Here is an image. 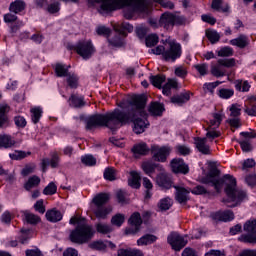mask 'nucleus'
<instances>
[{
	"instance_id": "f257e3e1",
	"label": "nucleus",
	"mask_w": 256,
	"mask_h": 256,
	"mask_svg": "<svg viewBox=\"0 0 256 256\" xmlns=\"http://www.w3.org/2000/svg\"><path fill=\"white\" fill-rule=\"evenodd\" d=\"M146 105L147 97L145 95H135L128 101L126 111L115 109L106 114L88 116L84 120L85 129L86 131H93L97 127H107L111 131H115V129H119L123 125L133 123V132L136 135H141L149 127L147 112H145Z\"/></svg>"
},
{
	"instance_id": "f03ea898",
	"label": "nucleus",
	"mask_w": 256,
	"mask_h": 256,
	"mask_svg": "<svg viewBox=\"0 0 256 256\" xmlns=\"http://www.w3.org/2000/svg\"><path fill=\"white\" fill-rule=\"evenodd\" d=\"M220 175L221 171L217 169L215 165H211L208 175L203 179V183H211L217 192L221 191V187H223V185H226L225 193L228 199H223V203H225L227 207L231 208L241 205V203L247 199V192L237 189V180L229 174H226L217 180L213 179Z\"/></svg>"
},
{
	"instance_id": "7ed1b4c3",
	"label": "nucleus",
	"mask_w": 256,
	"mask_h": 256,
	"mask_svg": "<svg viewBox=\"0 0 256 256\" xmlns=\"http://www.w3.org/2000/svg\"><path fill=\"white\" fill-rule=\"evenodd\" d=\"M94 3H99L98 13L103 17H107L109 13L123 9L125 19H133L135 13H144L149 15L151 8L149 7V0H92Z\"/></svg>"
},
{
	"instance_id": "20e7f679",
	"label": "nucleus",
	"mask_w": 256,
	"mask_h": 256,
	"mask_svg": "<svg viewBox=\"0 0 256 256\" xmlns=\"http://www.w3.org/2000/svg\"><path fill=\"white\" fill-rule=\"evenodd\" d=\"M70 225H77V227L71 231L69 236L72 243L83 245L93 238V227L85 222V218L72 217L70 219Z\"/></svg>"
},
{
	"instance_id": "39448f33",
	"label": "nucleus",
	"mask_w": 256,
	"mask_h": 256,
	"mask_svg": "<svg viewBox=\"0 0 256 256\" xmlns=\"http://www.w3.org/2000/svg\"><path fill=\"white\" fill-rule=\"evenodd\" d=\"M109 202V194L100 193L96 195L92 200V212L97 219H105L113 208L111 206H105Z\"/></svg>"
},
{
	"instance_id": "423d86ee",
	"label": "nucleus",
	"mask_w": 256,
	"mask_h": 256,
	"mask_svg": "<svg viewBox=\"0 0 256 256\" xmlns=\"http://www.w3.org/2000/svg\"><path fill=\"white\" fill-rule=\"evenodd\" d=\"M223 67L227 69L235 67V58L218 59L216 64L211 65V75L213 77H225L226 73Z\"/></svg>"
},
{
	"instance_id": "0eeeda50",
	"label": "nucleus",
	"mask_w": 256,
	"mask_h": 256,
	"mask_svg": "<svg viewBox=\"0 0 256 256\" xmlns=\"http://www.w3.org/2000/svg\"><path fill=\"white\" fill-rule=\"evenodd\" d=\"M184 23L185 18L168 12L163 13L159 19V25L164 27V29H171L175 25H183Z\"/></svg>"
},
{
	"instance_id": "6e6552de",
	"label": "nucleus",
	"mask_w": 256,
	"mask_h": 256,
	"mask_svg": "<svg viewBox=\"0 0 256 256\" xmlns=\"http://www.w3.org/2000/svg\"><path fill=\"white\" fill-rule=\"evenodd\" d=\"M182 50L181 44L176 42H168L166 46V51L163 53L164 61H168L170 63H175L179 57H181Z\"/></svg>"
},
{
	"instance_id": "1a4fd4ad",
	"label": "nucleus",
	"mask_w": 256,
	"mask_h": 256,
	"mask_svg": "<svg viewBox=\"0 0 256 256\" xmlns=\"http://www.w3.org/2000/svg\"><path fill=\"white\" fill-rule=\"evenodd\" d=\"M72 49L84 59H90V57L93 56V53H95V47H93V43L89 40L79 41L76 45L72 46Z\"/></svg>"
},
{
	"instance_id": "9d476101",
	"label": "nucleus",
	"mask_w": 256,
	"mask_h": 256,
	"mask_svg": "<svg viewBox=\"0 0 256 256\" xmlns=\"http://www.w3.org/2000/svg\"><path fill=\"white\" fill-rule=\"evenodd\" d=\"M130 228L126 229V235H135L141 231V225H143V219H141V214L139 212H134L130 219Z\"/></svg>"
},
{
	"instance_id": "9b49d317",
	"label": "nucleus",
	"mask_w": 256,
	"mask_h": 256,
	"mask_svg": "<svg viewBox=\"0 0 256 256\" xmlns=\"http://www.w3.org/2000/svg\"><path fill=\"white\" fill-rule=\"evenodd\" d=\"M244 231H246V235H242V239L244 243H256V220L247 221L244 224Z\"/></svg>"
},
{
	"instance_id": "f8f14e48",
	"label": "nucleus",
	"mask_w": 256,
	"mask_h": 256,
	"mask_svg": "<svg viewBox=\"0 0 256 256\" xmlns=\"http://www.w3.org/2000/svg\"><path fill=\"white\" fill-rule=\"evenodd\" d=\"M156 185H158L162 191H169V189L175 187L171 175L165 172V170H162L161 173L156 176Z\"/></svg>"
},
{
	"instance_id": "ddd939ff",
	"label": "nucleus",
	"mask_w": 256,
	"mask_h": 256,
	"mask_svg": "<svg viewBox=\"0 0 256 256\" xmlns=\"http://www.w3.org/2000/svg\"><path fill=\"white\" fill-rule=\"evenodd\" d=\"M167 241L174 251H181L187 245V240L177 232H172L168 236Z\"/></svg>"
},
{
	"instance_id": "4468645a",
	"label": "nucleus",
	"mask_w": 256,
	"mask_h": 256,
	"mask_svg": "<svg viewBox=\"0 0 256 256\" xmlns=\"http://www.w3.org/2000/svg\"><path fill=\"white\" fill-rule=\"evenodd\" d=\"M175 189V200L180 203V205H185L189 201V195L191 193V188H187L184 185H174Z\"/></svg>"
},
{
	"instance_id": "2eb2a0df",
	"label": "nucleus",
	"mask_w": 256,
	"mask_h": 256,
	"mask_svg": "<svg viewBox=\"0 0 256 256\" xmlns=\"http://www.w3.org/2000/svg\"><path fill=\"white\" fill-rule=\"evenodd\" d=\"M153 159L154 161H159L160 163H165L167 161V157H169V153H171V148L167 146L152 147Z\"/></svg>"
},
{
	"instance_id": "dca6fc26",
	"label": "nucleus",
	"mask_w": 256,
	"mask_h": 256,
	"mask_svg": "<svg viewBox=\"0 0 256 256\" xmlns=\"http://www.w3.org/2000/svg\"><path fill=\"white\" fill-rule=\"evenodd\" d=\"M171 168L173 173H181L182 175H187V173H189V165H187L181 158L173 159L171 161Z\"/></svg>"
},
{
	"instance_id": "f3484780",
	"label": "nucleus",
	"mask_w": 256,
	"mask_h": 256,
	"mask_svg": "<svg viewBox=\"0 0 256 256\" xmlns=\"http://www.w3.org/2000/svg\"><path fill=\"white\" fill-rule=\"evenodd\" d=\"M50 156H51L50 161L47 158L42 159L41 167H42L43 173L47 171L48 165H50L52 169H57V167H59V154L57 152H52Z\"/></svg>"
},
{
	"instance_id": "a211bd4d",
	"label": "nucleus",
	"mask_w": 256,
	"mask_h": 256,
	"mask_svg": "<svg viewBox=\"0 0 256 256\" xmlns=\"http://www.w3.org/2000/svg\"><path fill=\"white\" fill-rule=\"evenodd\" d=\"M211 219H213V221H233L235 219V214H233V211L231 210H226L223 212H216V213H212L210 215Z\"/></svg>"
},
{
	"instance_id": "6ab92c4d",
	"label": "nucleus",
	"mask_w": 256,
	"mask_h": 256,
	"mask_svg": "<svg viewBox=\"0 0 256 256\" xmlns=\"http://www.w3.org/2000/svg\"><path fill=\"white\" fill-rule=\"evenodd\" d=\"M196 148L203 155H211V149L207 145V138H195Z\"/></svg>"
},
{
	"instance_id": "aec40b11",
	"label": "nucleus",
	"mask_w": 256,
	"mask_h": 256,
	"mask_svg": "<svg viewBox=\"0 0 256 256\" xmlns=\"http://www.w3.org/2000/svg\"><path fill=\"white\" fill-rule=\"evenodd\" d=\"M15 145H17V141H15L11 135H0V148L11 149V147H15Z\"/></svg>"
},
{
	"instance_id": "412c9836",
	"label": "nucleus",
	"mask_w": 256,
	"mask_h": 256,
	"mask_svg": "<svg viewBox=\"0 0 256 256\" xmlns=\"http://www.w3.org/2000/svg\"><path fill=\"white\" fill-rule=\"evenodd\" d=\"M148 111L150 115H153L154 117H161L163 111H165V106L159 102H152L149 105Z\"/></svg>"
},
{
	"instance_id": "4be33fe9",
	"label": "nucleus",
	"mask_w": 256,
	"mask_h": 256,
	"mask_svg": "<svg viewBox=\"0 0 256 256\" xmlns=\"http://www.w3.org/2000/svg\"><path fill=\"white\" fill-rule=\"evenodd\" d=\"M142 169L146 175L151 176L152 173H155V169H158V171H163V166L148 161L142 163Z\"/></svg>"
},
{
	"instance_id": "5701e85b",
	"label": "nucleus",
	"mask_w": 256,
	"mask_h": 256,
	"mask_svg": "<svg viewBox=\"0 0 256 256\" xmlns=\"http://www.w3.org/2000/svg\"><path fill=\"white\" fill-rule=\"evenodd\" d=\"M191 95H193V93L189 91L180 93L179 95L173 96L171 98V102L175 103L176 105H183L184 103H187L189 99H191Z\"/></svg>"
},
{
	"instance_id": "b1692460",
	"label": "nucleus",
	"mask_w": 256,
	"mask_h": 256,
	"mask_svg": "<svg viewBox=\"0 0 256 256\" xmlns=\"http://www.w3.org/2000/svg\"><path fill=\"white\" fill-rule=\"evenodd\" d=\"M46 219L47 221H50V223H57L63 219V214L61 211L54 208L46 212Z\"/></svg>"
},
{
	"instance_id": "393cba45",
	"label": "nucleus",
	"mask_w": 256,
	"mask_h": 256,
	"mask_svg": "<svg viewBox=\"0 0 256 256\" xmlns=\"http://www.w3.org/2000/svg\"><path fill=\"white\" fill-rule=\"evenodd\" d=\"M230 45H233L234 47H239L240 49H245V47L249 45V38L241 34L239 35V37L230 40Z\"/></svg>"
},
{
	"instance_id": "a878e982",
	"label": "nucleus",
	"mask_w": 256,
	"mask_h": 256,
	"mask_svg": "<svg viewBox=\"0 0 256 256\" xmlns=\"http://www.w3.org/2000/svg\"><path fill=\"white\" fill-rule=\"evenodd\" d=\"M26 6L25 1L16 0L10 4L9 11L10 13H15V15H17L18 13L25 11Z\"/></svg>"
},
{
	"instance_id": "bb28decb",
	"label": "nucleus",
	"mask_w": 256,
	"mask_h": 256,
	"mask_svg": "<svg viewBox=\"0 0 256 256\" xmlns=\"http://www.w3.org/2000/svg\"><path fill=\"white\" fill-rule=\"evenodd\" d=\"M141 176L136 171L130 172V178L128 179V185L129 187H132L133 189H139L141 187Z\"/></svg>"
},
{
	"instance_id": "cd10ccee",
	"label": "nucleus",
	"mask_w": 256,
	"mask_h": 256,
	"mask_svg": "<svg viewBox=\"0 0 256 256\" xmlns=\"http://www.w3.org/2000/svg\"><path fill=\"white\" fill-rule=\"evenodd\" d=\"M155 241H157V236H155L153 234H146L137 240V245L139 247L153 245V243H155Z\"/></svg>"
},
{
	"instance_id": "c85d7f7f",
	"label": "nucleus",
	"mask_w": 256,
	"mask_h": 256,
	"mask_svg": "<svg viewBox=\"0 0 256 256\" xmlns=\"http://www.w3.org/2000/svg\"><path fill=\"white\" fill-rule=\"evenodd\" d=\"M171 89H179V83L175 79H168L167 83L162 87L163 95H171Z\"/></svg>"
},
{
	"instance_id": "c756f323",
	"label": "nucleus",
	"mask_w": 256,
	"mask_h": 256,
	"mask_svg": "<svg viewBox=\"0 0 256 256\" xmlns=\"http://www.w3.org/2000/svg\"><path fill=\"white\" fill-rule=\"evenodd\" d=\"M69 101L71 102V107H75L76 109H81V107H85V98L83 96L72 94Z\"/></svg>"
},
{
	"instance_id": "7c9ffc66",
	"label": "nucleus",
	"mask_w": 256,
	"mask_h": 256,
	"mask_svg": "<svg viewBox=\"0 0 256 256\" xmlns=\"http://www.w3.org/2000/svg\"><path fill=\"white\" fill-rule=\"evenodd\" d=\"M157 207L159 211H169L173 207V199L170 197H165L159 200Z\"/></svg>"
},
{
	"instance_id": "2f4dec72",
	"label": "nucleus",
	"mask_w": 256,
	"mask_h": 256,
	"mask_svg": "<svg viewBox=\"0 0 256 256\" xmlns=\"http://www.w3.org/2000/svg\"><path fill=\"white\" fill-rule=\"evenodd\" d=\"M47 13L50 15H55V13H59L61 11V2L57 0H50L48 6L46 7Z\"/></svg>"
},
{
	"instance_id": "473e14b6",
	"label": "nucleus",
	"mask_w": 256,
	"mask_h": 256,
	"mask_svg": "<svg viewBox=\"0 0 256 256\" xmlns=\"http://www.w3.org/2000/svg\"><path fill=\"white\" fill-rule=\"evenodd\" d=\"M39 183H41V178L39 176H32L28 179V181L24 185V189L26 191H31V189H35V187H38Z\"/></svg>"
},
{
	"instance_id": "72a5a7b5",
	"label": "nucleus",
	"mask_w": 256,
	"mask_h": 256,
	"mask_svg": "<svg viewBox=\"0 0 256 256\" xmlns=\"http://www.w3.org/2000/svg\"><path fill=\"white\" fill-rule=\"evenodd\" d=\"M234 87L236 91H242V93H247L251 89V85L248 81L243 80H235L234 81Z\"/></svg>"
},
{
	"instance_id": "f704fd0d",
	"label": "nucleus",
	"mask_w": 256,
	"mask_h": 256,
	"mask_svg": "<svg viewBox=\"0 0 256 256\" xmlns=\"http://www.w3.org/2000/svg\"><path fill=\"white\" fill-rule=\"evenodd\" d=\"M132 152L134 155H147V153H149V146H147L146 143L136 144L132 148Z\"/></svg>"
},
{
	"instance_id": "c9c22d12",
	"label": "nucleus",
	"mask_w": 256,
	"mask_h": 256,
	"mask_svg": "<svg viewBox=\"0 0 256 256\" xmlns=\"http://www.w3.org/2000/svg\"><path fill=\"white\" fill-rule=\"evenodd\" d=\"M69 67L71 66H65L64 64L58 63L55 65V73L58 77H68L69 73Z\"/></svg>"
},
{
	"instance_id": "e433bc0d",
	"label": "nucleus",
	"mask_w": 256,
	"mask_h": 256,
	"mask_svg": "<svg viewBox=\"0 0 256 256\" xmlns=\"http://www.w3.org/2000/svg\"><path fill=\"white\" fill-rule=\"evenodd\" d=\"M206 37L212 43V45H215V43H219L221 39V35L216 30L208 29L206 30Z\"/></svg>"
},
{
	"instance_id": "4c0bfd02",
	"label": "nucleus",
	"mask_w": 256,
	"mask_h": 256,
	"mask_svg": "<svg viewBox=\"0 0 256 256\" xmlns=\"http://www.w3.org/2000/svg\"><path fill=\"white\" fill-rule=\"evenodd\" d=\"M114 29L117 33H119L120 35H124L125 37L127 36L125 31H128V33H133V25L127 22L122 23L120 26L114 27Z\"/></svg>"
},
{
	"instance_id": "58836bf2",
	"label": "nucleus",
	"mask_w": 256,
	"mask_h": 256,
	"mask_svg": "<svg viewBox=\"0 0 256 256\" xmlns=\"http://www.w3.org/2000/svg\"><path fill=\"white\" fill-rule=\"evenodd\" d=\"M150 83L154 86L157 87V89H162L161 85L165 83V75H152L149 77Z\"/></svg>"
},
{
	"instance_id": "ea45409f",
	"label": "nucleus",
	"mask_w": 256,
	"mask_h": 256,
	"mask_svg": "<svg viewBox=\"0 0 256 256\" xmlns=\"http://www.w3.org/2000/svg\"><path fill=\"white\" fill-rule=\"evenodd\" d=\"M11 111V108L7 104L0 106V127H3L7 123V113Z\"/></svg>"
},
{
	"instance_id": "a19ab883",
	"label": "nucleus",
	"mask_w": 256,
	"mask_h": 256,
	"mask_svg": "<svg viewBox=\"0 0 256 256\" xmlns=\"http://www.w3.org/2000/svg\"><path fill=\"white\" fill-rule=\"evenodd\" d=\"M220 99H231L235 95V90L229 88H222L218 90L217 93Z\"/></svg>"
},
{
	"instance_id": "79ce46f5",
	"label": "nucleus",
	"mask_w": 256,
	"mask_h": 256,
	"mask_svg": "<svg viewBox=\"0 0 256 256\" xmlns=\"http://www.w3.org/2000/svg\"><path fill=\"white\" fill-rule=\"evenodd\" d=\"M250 101V106H246L245 107V113H247V115H250L251 117H255L256 115V98L254 96L250 97L249 99Z\"/></svg>"
},
{
	"instance_id": "37998d69",
	"label": "nucleus",
	"mask_w": 256,
	"mask_h": 256,
	"mask_svg": "<svg viewBox=\"0 0 256 256\" xmlns=\"http://www.w3.org/2000/svg\"><path fill=\"white\" fill-rule=\"evenodd\" d=\"M116 197H117L118 203H120L121 205L129 204L128 194L125 190H118L116 192Z\"/></svg>"
},
{
	"instance_id": "c03bdc74",
	"label": "nucleus",
	"mask_w": 256,
	"mask_h": 256,
	"mask_svg": "<svg viewBox=\"0 0 256 256\" xmlns=\"http://www.w3.org/2000/svg\"><path fill=\"white\" fill-rule=\"evenodd\" d=\"M219 85H221L220 81L205 83L203 85V90L205 93H210L211 95H213L215 93L216 87H219Z\"/></svg>"
},
{
	"instance_id": "a18cd8bd",
	"label": "nucleus",
	"mask_w": 256,
	"mask_h": 256,
	"mask_svg": "<svg viewBox=\"0 0 256 256\" xmlns=\"http://www.w3.org/2000/svg\"><path fill=\"white\" fill-rule=\"evenodd\" d=\"M31 119L33 121V123L37 124V122L39 121V119H41V116L43 115V110L41 109V107H35L32 108L31 110Z\"/></svg>"
},
{
	"instance_id": "49530a36",
	"label": "nucleus",
	"mask_w": 256,
	"mask_h": 256,
	"mask_svg": "<svg viewBox=\"0 0 256 256\" xmlns=\"http://www.w3.org/2000/svg\"><path fill=\"white\" fill-rule=\"evenodd\" d=\"M118 256H143V252L141 250L121 249L118 251Z\"/></svg>"
},
{
	"instance_id": "de8ad7c7",
	"label": "nucleus",
	"mask_w": 256,
	"mask_h": 256,
	"mask_svg": "<svg viewBox=\"0 0 256 256\" xmlns=\"http://www.w3.org/2000/svg\"><path fill=\"white\" fill-rule=\"evenodd\" d=\"M67 83L69 85V87H71V89H77L78 85H79V77H77V75L75 74H69L67 76Z\"/></svg>"
},
{
	"instance_id": "09e8293b",
	"label": "nucleus",
	"mask_w": 256,
	"mask_h": 256,
	"mask_svg": "<svg viewBox=\"0 0 256 256\" xmlns=\"http://www.w3.org/2000/svg\"><path fill=\"white\" fill-rule=\"evenodd\" d=\"M24 217H25V221H27L30 225H37V223L41 221V218H39V216L29 212H26L24 214Z\"/></svg>"
},
{
	"instance_id": "8fccbe9b",
	"label": "nucleus",
	"mask_w": 256,
	"mask_h": 256,
	"mask_svg": "<svg viewBox=\"0 0 256 256\" xmlns=\"http://www.w3.org/2000/svg\"><path fill=\"white\" fill-rule=\"evenodd\" d=\"M194 69H196L201 77H205V75H207L209 72V65H207V63L195 64Z\"/></svg>"
},
{
	"instance_id": "3c124183",
	"label": "nucleus",
	"mask_w": 256,
	"mask_h": 256,
	"mask_svg": "<svg viewBox=\"0 0 256 256\" xmlns=\"http://www.w3.org/2000/svg\"><path fill=\"white\" fill-rule=\"evenodd\" d=\"M112 225H115L116 227H121L123 223H125V215L123 214H116L111 219Z\"/></svg>"
},
{
	"instance_id": "603ef678",
	"label": "nucleus",
	"mask_w": 256,
	"mask_h": 256,
	"mask_svg": "<svg viewBox=\"0 0 256 256\" xmlns=\"http://www.w3.org/2000/svg\"><path fill=\"white\" fill-rule=\"evenodd\" d=\"M81 161L84 165H88V167H93V165H97V159H95L93 155L82 156Z\"/></svg>"
},
{
	"instance_id": "864d4df0",
	"label": "nucleus",
	"mask_w": 256,
	"mask_h": 256,
	"mask_svg": "<svg viewBox=\"0 0 256 256\" xmlns=\"http://www.w3.org/2000/svg\"><path fill=\"white\" fill-rule=\"evenodd\" d=\"M218 57H233V48L229 46L222 47L218 52Z\"/></svg>"
},
{
	"instance_id": "5fc2aeb1",
	"label": "nucleus",
	"mask_w": 256,
	"mask_h": 256,
	"mask_svg": "<svg viewBox=\"0 0 256 256\" xmlns=\"http://www.w3.org/2000/svg\"><path fill=\"white\" fill-rule=\"evenodd\" d=\"M96 231L98 233H102V235H107V233H111V226L103 223L96 224Z\"/></svg>"
},
{
	"instance_id": "6e6d98bb",
	"label": "nucleus",
	"mask_w": 256,
	"mask_h": 256,
	"mask_svg": "<svg viewBox=\"0 0 256 256\" xmlns=\"http://www.w3.org/2000/svg\"><path fill=\"white\" fill-rule=\"evenodd\" d=\"M57 193V185L50 182L43 190L44 195H55Z\"/></svg>"
},
{
	"instance_id": "4d7b16f0",
	"label": "nucleus",
	"mask_w": 256,
	"mask_h": 256,
	"mask_svg": "<svg viewBox=\"0 0 256 256\" xmlns=\"http://www.w3.org/2000/svg\"><path fill=\"white\" fill-rule=\"evenodd\" d=\"M9 157L14 161H21V159H25V157H27V153L25 151H15L10 153Z\"/></svg>"
},
{
	"instance_id": "13d9d810",
	"label": "nucleus",
	"mask_w": 256,
	"mask_h": 256,
	"mask_svg": "<svg viewBox=\"0 0 256 256\" xmlns=\"http://www.w3.org/2000/svg\"><path fill=\"white\" fill-rule=\"evenodd\" d=\"M159 43V36L156 34H151L146 38V45L148 47H155Z\"/></svg>"
},
{
	"instance_id": "bf43d9fd",
	"label": "nucleus",
	"mask_w": 256,
	"mask_h": 256,
	"mask_svg": "<svg viewBox=\"0 0 256 256\" xmlns=\"http://www.w3.org/2000/svg\"><path fill=\"white\" fill-rule=\"evenodd\" d=\"M104 179L107 181H115V169L106 168L104 171Z\"/></svg>"
},
{
	"instance_id": "052dcab7",
	"label": "nucleus",
	"mask_w": 256,
	"mask_h": 256,
	"mask_svg": "<svg viewBox=\"0 0 256 256\" xmlns=\"http://www.w3.org/2000/svg\"><path fill=\"white\" fill-rule=\"evenodd\" d=\"M149 29L145 26H139L136 28V34L139 39H145V36L147 35Z\"/></svg>"
},
{
	"instance_id": "680f3d73",
	"label": "nucleus",
	"mask_w": 256,
	"mask_h": 256,
	"mask_svg": "<svg viewBox=\"0 0 256 256\" xmlns=\"http://www.w3.org/2000/svg\"><path fill=\"white\" fill-rule=\"evenodd\" d=\"M112 47H123V39L120 36H115L114 38L108 40Z\"/></svg>"
},
{
	"instance_id": "e2e57ef3",
	"label": "nucleus",
	"mask_w": 256,
	"mask_h": 256,
	"mask_svg": "<svg viewBox=\"0 0 256 256\" xmlns=\"http://www.w3.org/2000/svg\"><path fill=\"white\" fill-rule=\"evenodd\" d=\"M201 19L204 23H209V25H215L217 23V19L209 14H203Z\"/></svg>"
},
{
	"instance_id": "0e129e2a",
	"label": "nucleus",
	"mask_w": 256,
	"mask_h": 256,
	"mask_svg": "<svg viewBox=\"0 0 256 256\" xmlns=\"http://www.w3.org/2000/svg\"><path fill=\"white\" fill-rule=\"evenodd\" d=\"M34 209H35V211H37L38 213H41V215H43V213H45V205L43 204V199L38 200V201L34 204Z\"/></svg>"
},
{
	"instance_id": "69168bd1",
	"label": "nucleus",
	"mask_w": 256,
	"mask_h": 256,
	"mask_svg": "<svg viewBox=\"0 0 256 256\" xmlns=\"http://www.w3.org/2000/svg\"><path fill=\"white\" fill-rule=\"evenodd\" d=\"M33 171H35V164L27 165L22 169L21 175H23V177H27V175H31Z\"/></svg>"
},
{
	"instance_id": "338daca9",
	"label": "nucleus",
	"mask_w": 256,
	"mask_h": 256,
	"mask_svg": "<svg viewBox=\"0 0 256 256\" xmlns=\"http://www.w3.org/2000/svg\"><path fill=\"white\" fill-rule=\"evenodd\" d=\"M26 256H43V253H41V250L39 248L26 250Z\"/></svg>"
},
{
	"instance_id": "774afa93",
	"label": "nucleus",
	"mask_w": 256,
	"mask_h": 256,
	"mask_svg": "<svg viewBox=\"0 0 256 256\" xmlns=\"http://www.w3.org/2000/svg\"><path fill=\"white\" fill-rule=\"evenodd\" d=\"M63 256H79V252L74 248H67L63 252Z\"/></svg>"
}]
</instances>
